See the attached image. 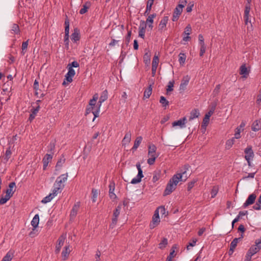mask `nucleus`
Masks as SVG:
<instances>
[{"instance_id":"nucleus-63","label":"nucleus","mask_w":261,"mask_h":261,"mask_svg":"<svg viewBox=\"0 0 261 261\" xmlns=\"http://www.w3.org/2000/svg\"><path fill=\"white\" fill-rule=\"evenodd\" d=\"M64 42L66 48L67 49H68V47H69V36H67V37L66 35H65L64 39Z\"/></svg>"},{"instance_id":"nucleus-13","label":"nucleus","mask_w":261,"mask_h":261,"mask_svg":"<svg viewBox=\"0 0 261 261\" xmlns=\"http://www.w3.org/2000/svg\"><path fill=\"white\" fill-rule=\"evenodd\" d=\"M66 237L64 235H61L58 240V244L56 246V250L55 252L56 253H58L62 246L63 245Z\"/></svg>"},{"instance_id":"nucleus-37","label":"nucleus","mask_w":261,"mask_h":261,"mask_svg":"<svg viewBox=\"0 0 261 261\" xmlns=\"http://www.w3.org/2000/svg\"><path fill=\"white\" fill-rule=\"evenodd\" d=\"M130 140H131V134L129 132H128L125 134L124 138L123 139V140H122L123 144H126L128 143L130 141Z\"/></svg>"},{"instance_id":"nucleus-62","label":"nucleus","mask_w":261,"mask_h":261,"mask_svg":"<svg viewBox=\"0 0 261 261\" xmlns=\"http://www.w3.org/2000/svg\"><path fill=\"white\" fill-rule=\"evenodd\" d=\"M220 85H217L213 91L214 96L217 95L220 92Z\"/></svg>"},{"instance_id":"nucleus-39","label":"nucleus","mask_w":261,"mask_h":261,"mask_svg":"<svg viewBox=\"0 0 261 261\" xmlns=\"http://www.w3.org/2000/svg\"><path fill=\"white\" fill-rule=\"evenodd\" d=\"M13 256V253L9 251L6 255L3 257L1 261H11Z\"/></svg>"},{"instance_id":"nucleus-10","label":"nucleus","mask_w":261,"mask_h":261,"mask_svg":"<svg viewBox=\"0 0 261 261\" xmlns=\"http://www.w3.org/2000/svg\"><path fill=\"white\" fill-rule=\"evenodd\" d=\"M243 238V233H242L241 234V236L239 238H235L232 241V242L230 243V249H229V254H232L233 252L234 249L236 247L237 244L238 243V241L239 240H241Z\"/></svg>"},{"instance_id":"nucleus-12","label":"nucleus","mask_w":261,"mask_h":261,"mask_svg":"<svg viewBox=\"0 0 261 261\" xmlns=\"http://www.w3.org/2000/svg\"><path fill=\"white\" fill-rule=\"evenodd\" d=\"M187 122V118L186 117H183L177 121H174L172 125L173 127L178 126L180 128H184L186 127V123Z\"/></svg>"},{"instance_id":"nucleus-34","label":"nucleus","mask_w":261,"mask_h":261,"mask_svg":"<svg viewBox=\"0 0 261 261\" xmlns=\"http://www.w3.org/2000/svg\"><path fill=\"white\" fill-rule=\"evenodd\" d=\"M91 199L93 202H96L98 195V191L96 189L93 188L91 190Z\"/></svg>"},{"instance_id":"nucleus-4","label":"nucleus","mask_w":261,"mask_h":261,"mask_svg":"<svg viewBox=\"0 0 261 261\" xmlns=\"http://www.w3.org/2000/svg\"><path fill=\"white\" fill-rule=\"evenodd\" d=\"M136 167L138 169V173L137 176L132 179L130 183L132 184H137L139 183L141 181L142 178L143 177V171L141 169V164L138 162L136 164Z\"/></svg>"},{"instance_id":"nucleus-43","label":"nucleus","mask_w":261,"mask_h":261,"mask_svg":"<svg viewBox=\"0 0 261 261\" xmlns=\"http://www.w3.org/2000/svg\"><path fill=\"white\" fill-rule=\"evenodd\" d=\"M156 16V14L155 13L148 15V18L146 19V21L145 22L146 24L147 23H152L153 22V18H155Z\"/></svg>"},{"instance_id":"nucleus-55","label":"nucleus","mask_w":261,"mask_h":261,"mask_svg":"<svg viewBox=\"0 0 261 261\" xmlns=\"http://www.w3.org/2000/svg\"><path fill=\"white\" fill-rule=\"evenodd\" d=\"M89 8V7L87 6V3L83 5V8H82L80 10V13L81 14H85L87 11L88 9Z\"/></svg>"},{"instance_id":"nucleus-32","label":"nucleus","mask_w":261,"mask_h":261,"mask_svg":"<svg viewBox=\"0 0 261 261\" xmlns=\"http://www.w3.org/2000/svg\"><path fill=\"white\" fill-rule=\"evenodd\" d=\"M153 4V3L151 2V0H148L147 1L146 10L144 12L145 16H148L149 15Z\"/></svg>"},{"instance_id":"nucleus-33","label":"nucleus","mask_w":261,"mask_h":261,"mask_svg":"<svg viewBox=\"0 0 261 261\" xmlns=\"http://www.w3.org/2000/svg\"><path fill=\"white\" fill-rule=\"evenodd\" d=\"M152 86L150 85L147 88H146L144 92V97L148 98L152 93Z\"/></svg>"},{"instance_id":"nucleus-2","label":"nucleus","mask_w":261,"mask_h":261,"mask_svg":"<svg viewBox=\"0 0 261 261\" xmlns=\"http://www.w3.org/2000/svg\"><path fill=\"white\" fill-rule=\"evenodd\" d=\"M156 147L154 144L148 146V154L150 156L147 160V163L150 165H153L154 163L155 159L158 158V155L156 154Z\"/></svg>"},{"instance_id":"nucleus-3","label":"nucleus","mask_w":261,"mask_h":261,"mask_svg":"<svg viewBox=\"0 0 261 261\" xmlns=\"http://www.w3.org/2000/svg\"><path fill=\"white\" fill-rule=\"evenodd\" d=\"M94 107L89 106L86 111L85 115L88 119H92L93 121L98 117V110L93 111Z\"/></svg>"},{"instance_id":"nucleus-24","label":"nucleus","mask_w":261,"mask_h":261,"mask_svg":"<svg viewBox=\"0 0 261 261\" xmlns=\"http://www.w3.org/2000/svg\"><path fill=\"white\" fill-rule=\"evenodd\" d=\"M261 248L259 246L255 245L251 246L247 252V253L250 254L251 256H253L254 254L256 253Z\"/></svg>"},{"instance_id":"nucleus-59","label":"nucleus","mask_w":261,"mask_h":261,"mask_svg":"<svg viewBox=\"0 0 261 261\" xmlns=\"http://www.w3.org/2000/svg\"><path fill=\"white\" fill-rule=\"evenodd\" d=\"M60 189H61L57 186H54V189L53 191V193L50 194H51L52 196H53V197H55L56 195H57Z\"/></svg>"},{"instance_id":"nucleus-8","label":"nucleus","mask_w":261,"mask_h":261,"mask_svg":"<svg viewBox=\"0 0 261 261\" xmlns=\"http://www.w3.org/2000/svg\"><path fill=\"white\" fill-rule=\"evenodd\" d=\"M146 24L144 21H141L139 28V36L143 39L145 37Z\"/></svg>"},{"instance_id":"nucleus-19","label":"nucleus","mask_w":261,"mask_h":261,"mask_svg":"<svg viewBox=\"0 0 261 261\" xmlns=\"http://www.w3.org/2000/svg\"><path fill=\"white\" fill-rule=\"evenodd\" d=\"M240 74L242 75L243 78H247L248 75L249 74V70H248L245 65V64H243L241 66L240 68Z\"/></svg>"},{"instance_id":"nucleus-29","label":"nucleus","mask_w":261,"mask_h":261,"mask_svg":"<svg viewBox=\"0 0 261 261\" xmlns=\"http://www.w3.org/2000/svg\"><path fill=\"white\" fill-rule=\"evenodd\" d=\"M142 137L141 136L137 137L135 141L133 147L132 148V150L134 151L137 150V149L139 146L142 141Z\"/></svg>"},{"instance_id":"nucleus-25","label":"nucleus","mask_w":261,"mask_h":261,"mask_svg":"<svg viewBox=\"0 0 261 261\" xmlns=\"http://www.w3.org/2000/svg\"><path fill=\"white\" fill-rule=\"evenodd\" d=\"M168 20V18L167 16H164L161 21L160 22L159 25V30L160 31H162L166 26Z\"/></svg>"},{"instance_id":"nucleus-38","label":"nucleus","mask_w":261,"mask_h":261,"mask_svg":"<svg viewBox=\"0 0 261 261\" xmlns=\"http://www.w3.org/2000/svg\"><path fill=\"white\" fill-rule=\"evenodd\" d=\"M65 35L67 37L69 33V21L67 17L65 21Z\"/></svg>"},{"instance_id":"nucleus-20","label":"nucleus","mask_w":261,"mask_h":261,"mask_svg":"<svg viewBox=\"0 0 261 261\" xmlns=\"http://www.w3.org/2000/svg\"><path fill=\"white\" fill-rule=\"evenodd\" d=\"M187 0H185L184 2L181 3L182 4H179L175 8L174 14L179 16L181 14V12L182 11V9L185 7V4L187 3Z\"/></svg>"},{"instance_id":"nucleus-30","label":"nucleus","mask_w":261,"mask_h":261,"mask_svg":"<svg viewBox=\"0 0 261 261\" xmlns=\"http://www.w3.org/2000/svg\"><path fill=\"white\" fill-rule=\"evenodd\" d=\"M39 222V216L38 214H36L35 215L33 220L31 221V225L34 227V228H36L38 227Z\"/></svg>"},{"instance_id":"nucleus-42","label":"nucleus","mask_w":261,"mask_h":261,"mask_svg":"<svg viewBox=\"0 0 261 261\" xmlns=\"http://www.w3.org/2000/svg\"><path fill=\"white\" fill-rule=\"evenodd\" d=\"M234 142L235 139H233V138H231V139L228 140L226 142V148L227 149H230L232 147L233 144L234 143Z\"/></svg>"},{"instance_id":"nucleus-9","label":"nucleus","mask_w":261,"mask_h":261,"mask_svg":"<svg viewBox=\"0 0 261 261\" xmlns=\"http://www.w3.org/2000/svg\"><path fill=\"white\" fill-rule=\"evenodd\" d=\"M256 196L255 194L253 193L250 195L247 200H246L245 202L243 204V207L246 208L248 206L254 203L255 199H256Z\"/></svg>"},{"instance_id":"nucleus-35","label":"nucleus","mask_w":261,"mask_h":261,"mask_svg":"<svg viewBox=\"0 0 261 261\" xmlns=\"http://www.w3.org/2000/svg\"><path fill=\"white\" fill-rule=\"evenodd\" d=\"M53 159V155L51 154H48L45 155L42 160L43 163L48 164L51 162Z\"/></svg>"},{"instance_id":"nucleus-7","label":"nucleus","mask_w":261,"mask_h":261,"mask_svg":"<svg viewBox=\"0 0 261 261\" xmlns=\"http://www.w3.org/2000/svg\"><path fill=\"white\" fill-rule=\"evenodd\" d=\"M12 155V151L11 150V146L9 145L4 155L1 157V161L4 164H6L8 160L10 159Z\"/></svg>"},{"instance_id":"nucleus-22","label":"nucleus","mask_w":261,"mask_h":261,"mask_svg":"<svg viewBox=\"0 0 261 261\" xmlns=\"http://www.w3.org/2000/svg\"><path fill=\"white\" fill-rule=\"evenodd\" d=\"M252 130L257 132L261 129V119L255 120L252 124Z\"/></svg>"},{"instance_id":"nucleus-52","label":"nucleus","mask_w":261,"mask_h":261,"mask_svg":"<svg viewBox=\"0 0 261 261\" xmlns=\"http://www.w3.org/2000/svg\"><path fill=\"white\" fill-rule=\"evenodd\" d=\"M159 62V57L156 56H154L153 58V60H152V66L158 67Z\"/></svg>"},{"instance_id":"nucleus-14","label":"nucleus","mask_w":261,"mask_h":261,"mask_svg":"<svg viewBox=\"0 0 261 261\" xmlns=\"http://www.w3.org/2000/svg\"><path fill=\"white\" fill-rule=\"evenodd\" d=\"M214 109L210 110L205 115L203 119L202 127L206 126L209 122L210 117L213 114Z\"/></svg>"},{"instance_id":"nucleus-56","label":"nucleus","mask_w":261,"mask_h":261,"mask_svg":"<svg viewBox=\"0 0 261 261\" xmlns=\"http://www.w3.org/2000/svg\"><path fill=\"white\" fill-rule=\"evenodd\" d=\"M192 29L191 27L190 24H188L185 28L184 34L186 35H190Z\"/></svg>"},{"instance_id":"nucleus-46","label":"nucleus","mask_w":261,"mask_h":261,"mask_svg":"<svg viewBox=\"0 0 261 261\" xmlns=\"http://www.w3.org/2000/svg\"><path fill=\"white\" fill-rule=\"evenodd\" d=\"M54 197H53L51 194H49L48 196H46L42 200L41 202L43 203H46L49 202L53 199Z\"/></svg>"},{"instance_id":"nucleus-11","label":"nucleus","mask_w":261,"mask_h":261,"mask_svg":"<svg viewBox=\"0 0 261 261\" xmlns=\"http://www.w3.org/2000/svg\"><path fill=\"white\" fill-rule=\"evenodd\" d=\"M80 206V203L79 202H77L74 204V205L72 207V208L71 211V212H70V220L74 219L76 215H77V213L79 210Z\"/></svg>"},{"instance_id":"nucleus-1","label":"nucleus","mask_w":261,"mask_h":261,"mask_svg":"<svg viewBox=\"0 0 261 261\" xmlns=\"http://www.w3.org/2000/svg\"><path fill=\"white\" fill-rule=\"evenodd\" d=\"M186 173V171L183 172L182 173H177L173 176L170 179L167 185L166 188L164 192V195L166 196L170 194L176 188V186L179 180L185 181L187 179V176H186L185 178L183 179L184 175Z\"/></svg>"},{"instance_id":"nucleus-21","label":"nucleus","mask_w":261,"mask_h":261,"mask_svg":"<svg viewBox=\"0 0 261 261\" xmlns=\"http://www.w3.org/2000/svg\"><path fill=\"white\" fill-rule=\"evenodd\" d=\"M16 184L15 182H11L9 185V188L6 191V194H12V196L15 192Z\"/></svg>"},{"instance_id":"nucleus-31","label":"nucleus","mask_w":261,"mask_h":261,"mask_svg":"<svg viewBox=\"0 0 261 261\" xmlns=\"http://www.w3.org/2000/svg\"><path fill=\"white\" fill-rule=\"evenodd\" d=\"M200 115L199 111L197 109L193 110L190 113L189 120H192L195 118H198Z\"/></svg>"},{"instance_id":"nucleus-50","label":"nucleus","mask_w":261,"mask_h":261,"mask_svg":"<svg viewBox=\"0 0 261 261\" xmlns=\"http://www.w3.org/2000/svg\"><path fill=\"white\" fill-rule=\"evenodd\" d=\"M48 152H50V154H54V150L55 149V143H50L48 146Z\"/></svg>"},{"instance_id":"nucleus-18","label":"nucleus","mask_w":261,"mask_h":261,"mask_svg":"<svg viewBox=\"0 0 261 261\" xmlns=\"http://www.w3.org/2000/svg\"><path fill=\"white\" fill-rule=\"evenodd\" d=\"M121 208V205H119L114 211L113 218L112 219V224L114 225L116 224L117 222V218L120 214Z\"/></svg>"},{"instance_id":"nucleus-64","label":"nucleus","mask_w":261,"mask_h":261,"mask_svg":"<svg viewBox=\"0 0 261 261\" xmlns=\"http://www.w3.org/2000/svg\"><path fill=\"white\" fill-rule=\"evenodd\" d=\"M40 109V105L36 106V108H33L31 109V113H34V114L36 115L37 113L38 112Z\"/></svg>"},{"instance_id":"nucleus-49","label":"nucleus","mask_w":261,"mask_h":261,"mask_svg":"<svg viewBox=\"0 0 261 261\" xmlns=\"http://www.w3.org/2000/svg\"><path fill=\"white\" fill-rule=\"evenodd\" d=\"M186 56L184 54L180 53L178 61L180 64H184L186 61Z\"/></svg>"},{"instance_id":"nucleus-26","label":"nucleus","mask_w":261,"mask_h":261,"mask_svg":"<svg viewBox=\"0 0 261 261\" xmlns=\"http://www.w3.org/2000/svg\"><path fill=\"white\" fill-rule=\"evenodd\" d=\"M65 158L64 155H62L60 159L58 161L56 165V170H59L62 167L65 162Z\"/></svg>"},{"instance_id":"nucleus-51","label":"nucleus","mask_w":261,"mask_h":261,"mask_svg":"<svg viewBox=\"0 0 261 261\" xmlns=\"http://www.w3.org/2000/svg\"><path fill=\"white\" fill-rule=\"evenodd\" d=\"M11 31L13 32L15 34H18L20 31L18 25L16 23L13 24L12 27Z\"/></svg>"},{"instance_id":"nucleus-28","label":"nucleus","mask_w":261,"mask_h":261,"mask_svg":"<svg viewBox=\"0 0 261 261\" xmlns=\"http://www.w3.org/2000/svg\"><path fill=\"white\" fill-rule=\"evenodd\" d=\"M80 33L77 29L74 30V32L71 34V39L72 41L76 42L80 40Z\"/></svg>"},{"instance_id":"nucleus-17","label":"nucleus","mask_w":261,"mask_h":261,"mask_svg":"<svg viewBox=\"0 0 261 261\" xmlns=\"http://www.w3.org/2000/svg\"><path fill=\"white\" fill-rule=\"evenodd\" d=\"M190 80V77L189 75L185 76L183 77L179 87L180 90H182L184 91L186 89L187 86L188 85L189 83Z\"/></svg>"},{"instance_id":"nucleus-41","label":"nucleus","mask_w":261,"mask_h":261,"mask_svg":"<svg viewBox=\"0 0 261 261\" xmlns=\"http://www.w3.org/2000/svg\"><path fill=\"white\" fill-rule=\"evenodd\" d=\"M143 60L145 64L148 65L150 61V54L148 52L146 53L143 56Z\"/></svg>"},{"instance_id":"nucleus-15","label":"nucleus","mask_w":261,"mask_h":261,"mask_svg":"<svg viewBox=\"0 0 261 261\" xmlns=\"http://www.w3.org/2000/svg\"><path fill=\"white\" fill-rule=\"evenodd\" d=\"M245 159H253L254 154L251 146H248L244 150Z\"/></svg>"},{"instance_id":"nucleus-60","label":"nucleus","mask_w":261,"mask_h":261,"mask_svg":"<svg viewBox=\"0 0 261 261\" xmlns=\"http://www.w3.org/2000/svg\"><path fill=\"white\" fill-rule=\"evenodd\" d=\"M250 11V5L246 4L245 6V10L244 12V15H249V13Z\"/></svg>"},{"instance_id":"nucleus-57","label":"nucleus","mask_w":261,"mask_h":261,"mask_svg":"<svg viewBox=\"0 0 261 261\" xmlns=\"http://www.w3.org/2000/svg\"><path fill=\"white\" fill-rule=\"evenodd\" d=\"M198 40L200 46L205 45L204 42V38L203 36L201 34L199 35L198 36Z\"/></svg>"},{"instance_id":"nucleus-53","label":"nucleus","mask_w":261,"mask_h":261,"mask_svg":"<svg viewBox=\"0 0 261 261\" xmlns=\"http://www.w3.org/2000/svg\"><path fill=\"white\" fill-rule=\"evenodd\" d=\"M79 67V64L76 61H73L71 63H69L68 66L67 68H73V67Z\"/></svg>"},{"instance_id":"nucleus-16","label":"nucleus","mask_w":261,"mask_h":261,"mask_svg":"<svg viewBox=\"0 0 261 261\" xmlns=\"http://www.w3.org/2000/svg\"><path fill=\"white\" fill-rule=\"evenodd\" d=\"M68 72L65 75V77L66 80L68 83H71L72 82V77L75 74V70L73 68H68Z\"/></svg>"},{"instance_id":"nucleus-45","label":"nucleus","mask_w":261,"mask_h":261,"mask_svg":"<svg viewBox=\"0 0 261 261\" xmlns=\"http://www.w3.org/2000/svg\"><path fill=\"white\" fill-rule=\"evenodd\" d=\"M160 102L162 104V106L164 107H166L169 105V101L166 99L164 96H161Z\"/></svg>"},{"instance_id":"nucleus-47","label":"nucleus","mask_w":261,"mask_h":261,"mask_svg":"<svg viewBox=\"0 0 261 261\" xmlns=\"http://www.w3.org/2000/svg\"><path fill=\"white\" fill-rule=\"evenodd\" d=\"M168 244V240L166 238H163L162 242L159 244V248L161 249L166 247Z\"/></svg>"},{"instance_id":"nucleus-36","label":"nucleus","mask_w":261,"mask_h":261,"mask_svg":"<svg viewBox=\"0 0 261 261\" xmlns=\"http://www.w3.org/2000/svg\"><path fill=\"white\" fill-rule=\"evenodd\" d=\"M29 39H28L26 41L23 42L21 46V54L24 55L27 51V49L28 46Z\"/></svg>"},{"instance_id":"nucleus-6","label":"nucleus","mask_w":261,"mask_h":261,"mask_svg":"<svg viewBox=\"0 0 261 261\" xmlns=\"http://www.w3.org/2000/svg\"><path fill=\"white\" fill-rule=\"evenodd\" d=\"M160 222V218L159 216V212L158 210H156L154 214L152 217V222L150 224V228L151 229L154 228Z\"/></svg>"},{"instance_id":"nucleus-23","label":"nucleus","mask_w":261,"mask_h":261,"mask_svg":"<svg viewBox=\"0 0 261 261\" xmlns=\"http://www.w3.org/2000/svg\"><path fill=\"white\" fill-rule=\"evenodd\" d=\"M114 190L115 184L111 183L109 185V196L111 199H115L117 198V196L114 192Z\"/></svg>"},{"instance_id":"nucleus-61","label":"nucleus","mask_w":261,"mask_h":261,"mask_svg":"<svg viewBox=\"0 0 261 261\" xmlns=\"http://www.w3.org/2000/svg\"><path fill=\"white\" fill-rule=\"evenodd\" d=\"M174 253H175L174 250H172L170 252L169 255L167 256V258L166 259V261H172V258L174 256Z\"/></svg>"},{"instance_id":"nucleus-44","label":"nucleus","mask_w":261,"mask_h":261,"mask_svg":"<svg viewBox=\"0 0 261 261\" xmlns=\"http://www.w3.org/2000/svg\"><path fill=\"white\" fill-rule=\"evenodd\" d=\"M98 99V95L97 94H95L94 95L93 98L91 99L89 103V106L94 107L96 104V101Z\"/></svg>"},{"instance_id":"nucleus-54","label":"nucleus","mask_w":261,"mask_h":261,"mask_svg":"<svg viewBox=\"0 0 261 261\" xmlns=\"http://www.w3.org/2000/svg\"><path fill=\"white\" fill-rule=\"evenodd\" d=\"M218 188L216 187H214L211 191V197L214 198L218 193Z\"/></svg>"},{"instance_id":"nucleus-48","label":"nucleus","mask_w":261,"mask_h":261,"mask_svg":"<svg viewBox=\"0 0 261 261\" xmlns=\"http://www.w3.org/2000/svg\"><path fill=\"white\" fill-rule=\"evenodd\" d=\"M174 81H171L168 83V85L167 88V93L168 94L169 92H171L173 91V87L174 86Z\"/></svg>"},{"instance_id":"nucleus-5","label":"nucleus","mask_w":261,"mask_h":261,"mask_svg":"<svg viewBox=\"0 0 261 261\" xmlns=\"http://www.w3.org/2000/svg\"><path fill=\"white\" fill-rule=\"evenodd\" d=\"M67 173L61 175L60 176L57 177L54 184V186H57L60 188L61 189H63L64 187V185L63 184V183L67 180Z\"/></svg>"},{"instance_id":"nucleus-27","label":"nucleus","mask_w":261,"mask_h":261,"mask_svg":"<svg viewBox=\"0 0 261 261\" xmlns=\"http://www.w3.org/2000/svg\"><path fill=\"white\" fill-rule=\"evenodd\" d=\"M70 252V250L69 249V245L66 246L64 250L62 251V257L63 258V259L66 260L68 258L69 254Z\"/></svg>"},{"instance_id":"nucleus-40","label":"nucleus","mask_w":261,"mask_h":261,"mask_svg":"<svg viewBox=\"0 0 261 261\" xmlns=\"http://www.w3.org/2000/svg\"><path fill=\"white\" fill-rule=\"evenodd\" d=\"M107 98H108V92L106 90L102 92L100 97L99 100V102H100L101 103V102H102L104 101H105L106 100H107Z\"/></svg>"},{"instance_id":"nucleus-58","label":"nucleus","mask_w":261,"mask_h":261,"mask_svg":"<svg viewBox=\"0 0 261 261\" xmlns=\"http://www.w3.org/2000/svg\"><path fill=\"white\" fill-rule=\"evenodd\" d=\"M197 242V240L196 239H194L192 240V242H190L189 244L187 246V248L188 250H189L190 247H193L195 245Z\"/></svg>"}]
</instances>
